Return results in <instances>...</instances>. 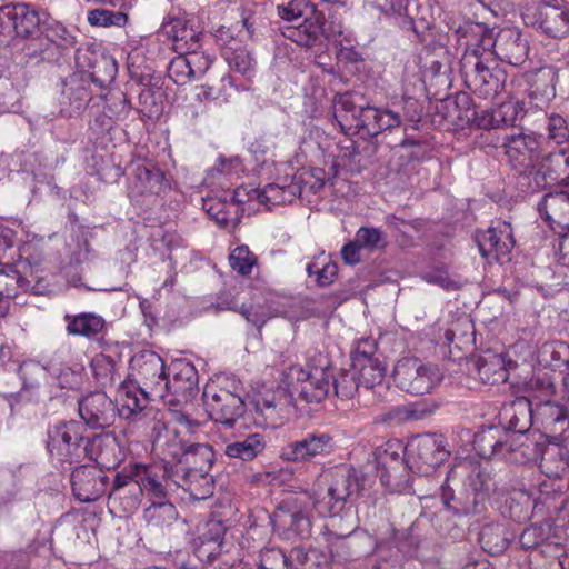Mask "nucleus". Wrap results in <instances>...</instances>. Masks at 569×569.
Listing matches in <instances>:
<instances>
[{
  "label": "nucleus",
  "instance_id": "f257e3e1",
  "mask_svg": "<svg viewBox=\"0 0 569 569\" xmlns=\"http://www.w3.org/2000/svg\"><path fill=\"white\" fill-rule=\"evenodd\" d=\"M466 47L460 72L466 88L485 99L493 98L502 88L503 73L497 69L498 34L485 23L466 22L457 29Z\"/></svg>",
  "mask_w": 569,
  "mask_h": 569
},
{
  "label": "nucleus",
  "instance_id": "f03ea898",
  "mask_svg": "<svg viewBox=\"0 0 569 569\" xmlns=\"http://www.w3.org/2000/svg\"><path fill=\"white\" fill-rule=\"evenodd\" d=\"M167 465H128L116 473L108 505L113 512L130 515L139 508L144 493L161 499L167 495Z\"/></svg>",
  "mask_w": 569,
  "mask_h": 569
},
{
  "label": "nucleus",
  "instance_id": "7ed1b4c3",
  "mask_svg": "<svg viewBox=\"0 0 569 569\" xmlns=\"http://www.w3.org/2000/svg\"><path fill=\"white\" fill-rule=\"evenodd\" d=\"M131 363L137 371L139 383L126 380L118 389L121 413L126 419L144 409L149 393L163 397L162 388L167 375L162 358L153 351L141 352Z\"/></svg>",
  "mask_w": 569,
  "mask_h": 569
},
{
  "label": "nucleus",
  "instance_id": "20e7f679",
  "mask_svg": "<svg viewBox=\"0 0 569 569\" xmlns=\"http://www.w3.org/2000/svg\"><path fill=\"white\" fill-rule=\"evenodd\" d=\"M214 462V452L207 443H191L177 465L173 475H168V481L172 480L177 486L188 487L193 495L202 498L212 495L213 479L210 470Z\"/></svg>",
  "mask_w": 569,
  "mask_h": 569
},
{
  "label": "nucleus",
  "instance_id": "39448f33",
  "mask_svg": "<svg viewBox=\"0 0 569 569\" xmlns=\"http://www.w3.org/2000/svg\"><path fill=\"white\" fill-rule=\"evenodd\" d=\"M328 485L327 493L315 499L313 506L321 516L335 519L348 502L355 501L365 490L367 479L355 468H340L325 475Z\"/></svg>",
  "mask_w": 569,
  "mask_h": 569
},
{
  "label": "nucleus",
  "instance_id": "423d86ee",
  "mask_svg": "<svg viewBox=\"0 0 569 569\" xmlns=\"http://www.w3.org/2000/svg\"><path fill=\"white\" fill-rule=\"evenodd\" d=\"M331 362L328 355L310 356L306 366H291L287 378L293 392L306 402H320L329 392Z\"/></svg>",
  "mask_w": 569,
  "mask_h": 569
},
{
  "label": "nucleus",
  "instance_id": "0eeeda50",
  "mask_svg": "<svg viewBox=\"0 0 569 569\" xmlns=\"http://www.w3.org/2000/svg\"><path fill=\"white\" fill-rule=\"evenodd\" d=\"M240 391L241 386L239 383L233 385V390L218 386H207L202 393V400L210 419L232 427L247 410V403Z\"/></svg>",
  "mask_w": 569,
  "mask_h": 569
},
{
  "label": "nucleus",
  "instance_id": "6e6552de",
  "mask_svg": "<svg viewBox=\"0 0 569 569\" xmlns=\"http://www.w3.org/2000/svg\"><path fill=\"white\" fill-rule=\"evenodd\" d=\"M396 386L411 395H425L441 380L438 368L426 365L418 358L400 359L392 372Z\"/></svg>",
  "mask_w": 569,
  "mask_h": 569
},
{
  "label": "nucleus",
  "instance_id": "1a4fd4ad",
  "mask_svg": "<svg viewBox=\"0 0 569 569\" xmlns=\"http://www.w3.org/2000/svg\"><path fill=\"white\" fill-rule=\"evenodd\" d=\"M86 432L87 427L81 421H59L48 430L47 449L62 461L80 458L88 437Z\"/></svg>",
  "mask_w": 569,
  "mask_h": 569
},
{
  "label": "nucleus",
  "instance_id": "9d476101",
  "mask_svg": "<svg viewBox=\"0 0 569 569\" xmlns=\"http://www.w3.org/2000/svg\"><path fill=\"white\" fill-rule=\"evenodd\" d=\"M335 449L336 441L329 432L313 430L282 446L280 458L295 463H309L330 456Z\"/></svg>",
  "mask_w": 569,
  "mask_h": 569
},
{
  "label": "nucleus",
  "instance_id": "9b49d317",
  "mask_svg": "<svg viewBox=\"0 0 569 569\" xmlns=\"http://www.w3.org/2000/svg\"><path fill=\"white\" fill-rule=\"evenodd\" d=\"M198 382V371L194 366L184 360H177L168 368L161 398L170 403H189L199 392Z\"/></svg>",
  "mask_w": 569,
  "mask_h": 569
},
{
  "label": "nucleus",
  "instance_id": "f8f14e48",
  "mask_svg": "<svg viewBox=\"0 0 569 569\" xmlns=\"http://www.w3.org/2000/svg\"><path fill=\"white\" fill-rule=\"evenodd\" d=\"M495 482L490 473L481 468H475L467 477L463 489L457 495L452 506L455 513L476 515L485 510L489 502Z\"/></svg>",
  "mask_w": 569,
  "mask_h": 569
},
{
  "label": "nucleus",
  "instance_id": "ddd939ff",
  "mask_svg": "<svg viewBox=\"0 0 569 569\" xmlns=\"http://www.w3.org/2000/svg\"><path fill=\"white\" fill-rule=\"evenodd\" d=\"M399 451H405L401 443H387V447L377 456V470L381 485L397 492L407 490L410 480V469Z\"/></svg>",
  "mask_w": 569,
  "mask_h": 569
},
{
  "label": "nucleus",
  "instance_id": "4468645a",
  "mask_svg": "<svg viewBox=\"0 0 569 569\" xmlns=\"http://www.w3.org/2000/svg\"><path fill=\"white\" fill-rule=\"evenodd\" d=\"M525 23L551 38H565L569 33V10L542 2L522 13Z\"/></svg>",
  "mask_w": 569,
  "mask_h": 569
},
{
  "label": "nucleus",
  "instance_id": "2eb2a0df",
  "mask_svg": "<svg viewBox=\"0 0 569 569\" xmlns=\"http://www.w3.org/2000/svg\"><path fill=\"white\" fill-rule=\"evenodd\" d=\"M271 523L279 536L287 540L310 536L311 520L306 507L298 501L279 506L271 516Z\"/></svg>",
  "mask_w": 569,
  "mask_h": 569
},
{
  "label": "nucleus",
  "instance_id": "dca6fc26",
  "mask_svg": "<svg viewBox=\"0 0 569 569\" xmlns=\"http://www.w3.org/2000/svg\"><path fill=\"white\" fill-rule=\"evenodd\" d=\"M286 402L287 395L283 389H262L251 397L247 409L257 426L276 428L283 422L282 409Z\"/></svg>",
  "mask_w": 569,
  "mask_h": 569
},
{
  "label": "nucleus",
  "instance_id": "f3484780",
  "mask_svg": "<svg viewBox=\"0 0 569 569\" xmlns=\"http://www.w3.org/2000/svg\"><path fill=\"white\" fill-rule=\"evenodd\" d=\"M78 411L81 422L91 429H104L113 425L121 408L117 409L114 402L100 391L89 392L78 400Z\"/></svg>",
  "mask_w": 569,
  "mask_h": 569
},
{
  "label": "nucleus",
  "instance_id": "a211bd4d",
  "mask_svg": "<svg viewBox=\"0 0 569 569\" xmlns=\"http://www.w3.org/2000/svg\"><path fill=\"white\" fill-rule=\"evenodd\" d=\"M417 469L428 475L442 465L450 456L442 436L425 433L412 439L409 445Z\"/></svg>",
  "mask_w": 569,
  "mask_h": 569
},
{
  "label": "nucleus",
  "instance_id": "6ab92c4d",
  "mask_svg": "<svg viewBox=\"0 0 569 569\" xmlns=\"http://www.w3.org/2000/svg\"><path fill=\"white\" fill-rule=\"evenodd\" d=\"M502 146L509 162L520 172L533 168L540 159V143L533 133L506 136Z\"/></svg>",
  "mask_w": 569,
  "mask_h": 569
},
{
  "label": "nucleus",
  "instance_id": "aec40b11",
  "mask_svg": "<svg viewBox=\"0 0 569 569\" xmlns=\"http://www.w3.org/2000/svg\"><path fill=\"white\" fill-rule=\"evenodd\" d=\"M481 256L488 261H499L508 258L515 246L510 223L503 221L497 227L478 232L475 237Z\"/></svg>",
  "mask_w": 569,
  "mask_h": 569
},
{
  "label": "nucleus",
  "instance_id": "412c9836",
  "mask_svg": "<svg viewBox=\"0 0 569 569\" xmlns=\"http://www.w3.org/2000/svg\"><path fill=\"white\" fill-rule=\"evenodd\" d=\"M535 422L543 430V437L555 441L569 438V415L565 406L555 401L540 402L535 408Z\"/></svg>",
  "mask_w": 569,
  "mask_h": 569
},
{
  "label": "nucleus",
  "instance_id": "4be33fe9",
  "mask_svg": "<svg viewBox=\"0 0 569 569\" xmlns=\"http://www.w3.org/2000/svg\"><path fill=\"white\" fill-rule=\"evenodd\" d=\"M542 442L543 435L506 431L502 459L519 465L537 461Z\"/></svg>",
  "mask_w": 569,
  "mask_h": 569
},
{
  "label": "nucleus",
  "instance_id": "5701e85b",
  "mask_svg": "<svg viewBox=\"0 0 569 569\" xmlns=\"http://www.w3.org/2000/svg\"><path fill=\"white\" fill-rule=\"evenodd\" d=\"M108 477L96 466H80L71 473L72 491L77 500L92 502L98 500L107 489Z\"/></svg>",
  "mask_w": 569,
  "mask_h": 569
},
{
  "label": "nucleus",
  "instance_id": "b1692460",
  "mask_svg": "<svg viewBox=\"0 0 569 569\" xmlns=\"http://www.w3.org/2000/svg\"><path fill=\"white\" fill-rule=\"evenodd\" d=\"M154 430H157L153 440L154 451L163 461H176L178 463L190 446L186 435H182V430L176 426H166V423L160 422H157Z\"/></svg>",
  "mask_w": 569,
  "mask_h": 569
},
{
  "label": "nucleus",
  "instance_id": "393cba45",
  "mask_svg": "<svg viewBox=\"0 0 569 569\" xmlns=\"http://www.w3.org/2000/svg\"><path fill=\"white\" fill-rule=\"evenodd\" d=\"M547 139L550 142L560 146L559 151L551 152L547 156V161L555 163L562 173L569 176V126L567 120L558 114L551 113L547 118Z\"/></svg>",
  "mask_w": 569,
  "mask_h": 569
},
{
  "label": "nucleus",
  "instance_id": "a878e982",
  "mask_svg": "<svg viewBox=\"0 0 569 569\" xmlns=\"http://www.w3.org/2000/svg\"><path fill=\"white\" fill-rule=\"evenodd\" d=\"M528 53V41L519 30L506 28L498 32V59L512 66H521L526 62Z\"/></svg>",
  "mask_w": 569,
  "mask_h": 569
},
{
  "label": "nucleus",
  "instance_id": "bb28decb",
  "mask_svg": "<svg viewBox=\"0 0 569 569\" xmlns=\"http://www.w3.org/2000/svg\"><path fill=\"white\" fill-rule=\"evenodd\" d=\"M500 422L505 425L502 430L510 432H529L535 422V409L526 397L516 398L505 405L500 411Z\"/></svg>",
  "mask_w": 569,
  "mask_h": 569
},
{
  "label": "nucleus",
  "instance_id": "cd10ccee",
  "mask_svg": "<svg viewBox=\"0 0 569 569\" xmlns=\"http://www.w3.org/2000/svg\"><path fill=\"white\" fill-rule=\"evenodd\" d=\"M30 277L36 281L31 286V280L22 276L13 266L6 264L0 268V297L11 299L16 298L21 291H32L36 295L42 293L46 286L42 279L31 271Z\"/></svg>",
  "mask_w": 569,
  "mask_h": 569
},
{
  "label": "nucleus",
  "instance_id": "c85d7f7f",
  "mask_svg": "<svg viewBox=\"0 0 569 569\" xmlns=\"http://www.w3.org/2000/svg\"><path fill=\"white\" fill-rule=\"evenodd\" d=\"M352 367L359 377L360 386L366 389L380 386L385 380L386 367L383 363L373 357L371 351L360 350V346L352 356Z\"/></svg>",
  "mask_w": 569,
  "mask_h": 569
},
{
  "label": "nucleus",
  "instance_id": "c756f323",
  "mask_svg": "<svg viewBox=\"0 0 569 569\" xmlns=\"http://www.w3.org/2000/svg\"><path fill=\"white\" fill-rule=\"evenodd\" d=\"M179 513L173 503L161 499H152V503L143 510V519L148 530L153 535H164L178 521Z\"/></svg>",
  "mask_w": 569,
  "mask_h": 569
},
{
  "label": "nucleus",
  "instance_id": "7c9ffc66",
  "mask_svg": "<svg viewBox=\"0 0 569 569\" xmlns=\"http://www.w3.org/2000/svg\"><path fill=\"white\" fill-rule=\"evenodd\" d=\"M323 12L313 10L299 26L283 28L282 34L300 47H313L320 42L323 32Z\"/></svg>",
  "mask_w": 569,
  "mask_h": 569
},
{
  "label": "nucleus",
  "instance_id": "2f4dec72",
  "mask_svg": "<svg viewBox=\"0 0 569 569\" xmlns=\"http://www.w3.org/2000/svg\"><path fill=\"white\" fill-rule=\"evenodd\" d=\"M559 81V70L553 66H542L537 69L530 81V97L540 108L548 106L556 98V86Z\"/></svg>",
  "mask_w": 569,
  "mask_h": 569
},
{
  "label": "nucleus",
  "instance_id": "473e14b6",
  "mask_svg": "<svg viewBox=\"0 0 569 569\" xmlns=\"http://www.w3.org/2000/svg\"><path fill=\"white\" fill-rule=\"evenodd\" d=\"M540 470L549 478H561L569 469V450L557 442H542Z\"/></svg>",
  "mask_w": 569,
  "mask_h": 569
},
{
  "label": "nucleus",
  "instance_id": "72a5a7b5",
  "mask_svg": "<svg viewBox=\"0 0 569 569\" xmlns=\"http://www.w3.org/2000/svg\"><path fill=\"white\" fill-rule=\"evenodd\" d=\"M202 207L210 218L226 229L236 228L243 213V208H239L226 198L203 199Z\"/></svg>",
  "mask_w": 569,
  "mask_h": 569
},
{
  "label": "nucleus",
  "instance_id": "f704fd0d",
  "mask_svg": "<svg viewBox=\"0 0 569 569\" xmlns=\"http://www.w3.org/2000/svg\"><path fill=\"white\" fill-rule=\"evenodd\" d=\"M118 445L114 438L108 435H93L87 437L81 456L97 463L110 468L116 459H111Z\"/></svg>",
  "mask_w": 569,
  "mask_h": 569
},
{
  "label": "nucleus",
  "instance_id": "c9c22d12",
  "mask_svg": "<svg viewBox=\"0 0 569 569\" xmlns=\"http://www.w3.org/2000/svg\"><path fill=\"white\" fill-rule=\"evenodd\" d=\"M362 108L363 106L358 104L355 101V96L350 92L335 96L333 116L345 133L351 134Z\"/></svg>",
  "mask_w": 569,
  "mask_h": 569
},
{
  "label": "nucleus",
  "instance_id": "e433bc0d",
  "mask_svg": "<svg viewBox=\"0 0 569 569\" xmlns=\"http://www.w3.org/2000/svg\"><path fill=\"white\" fill-rule=\"evenodd\" d=\"M513 533L503 523H487L481 528L479 542L490 555L502 553L513 539Z\"/></svg>",
  "mask_w": 569,
  "mask_h": 569
},
{
  "label": "nucleus",
  "instance_id": "4c0bfd02",
  "mask_svg": "<svg viewBox=\"0 0 569 569\" xmlns=\"http://www.w3.org/2000/svg\"><path fill=\"white\" fill-rule=\"evenodd\" d=\"M266 446L264 436L256 432L228 443L224 448V453L229 458L251 461L264 451Z\"/></svg>",
  "mask_w": 569,
  "mask_h": 569
},
{
  "label": "nucleus",
  "instance_id": "58836bf2",
  "mask_svg": "<svg viewBox=\"0 0 569 569\" xmlns=\"http://www.w3.org/2000/svg\"><path fill=\"white\" fill-rule=\"evenodd\" d=\"M506 430L490 427L478 432L473 439V447L479 456L486 459L501 458L503 456Z\"/></svg>",
  "mask_w": 569,
  "mask_h": 569
},
{
  "label": "nucleus",
  "instance_id": "ea45409f",
  "mask_svg": "<svg viewBox=\"0 0 569 569\" xmlns=\"http://www.w3.org/2000/svg\"><path fill=\"white\" fill-rule=\"evenodd\" d=\"M475 367L479 379L483 383L495 385L505 382L508 379L505 358L501 355L489 353L481 356L476 360Z\"/></svg>",
  "mask_w": 569,
  "mask_h": 569
},
{
  "label": "nucleus",
  "instance_id": "a19ab883",
  "mask_svg": "<svg viewBox=\"0 0 569 569\" xmlns=\"http://www.w3.org/2000/svg\"><path fill=\"white\" fill-rule=\"evenodd\" d=\"M67 331L69 335L94 338L106 327L102 317L94 313H80L77 316H66Z\"/></svg>",
  "mask_w": 569,
  "mask_h": 569
},
{
  "label": "nucleus",
  "instance_id": "79ce46f5",
  "mask_svg": "<svg viewBox=\"0 0 569 569\" xmlns=\"http://www.w3.org/2000/svg\"><path fill=\"white\" fill-rule=\"evenodd\" d=\"M38 11L28 4H14L12 30L21 38L33 36L40 27Z\"/></svg>",
  "mask_w": 569,
  "mask_h": 569
},
{
  "label": "nucleus",
  "instance_id": "37998d69",
  "mask_svg": "<svg viewBox=\"0 0 569 569\" xmlns=\"http://www.w3.org/2000/svg\"><path fill=\"white\" fill-rule=\"evenodd\" d=\"M446 107H452L449 117L452 122L465 127L476 118L477 107L473 104L471 97L467 92H458L453 100H446Z\"/></svg>",
  "mask_w": 569,
  "mask_h": 569
},
{
  "label": "nucleus",
  "instance_id": "c03bdc74",
  "mask_svg": "<svg viewBox=\"0 0 569 569\" xmlns=\"http://www.w3.org/2000/svg\"><path fill=\"white\" fill-rule=\"evenodd\" d=\"M569 210V193L558 192L545 194L538 204V211L547 222L552 227V222H558L562 211Z\"/></svg>",
  "mask_w": 569,
  "mask_h": 569
},
{
  "label": "nucleus",
  "instance_id": "a18cd8bd",
  "mask_svg": "<svg viewBox=\"0 0 569 569\" xmlns=\"http://www.w3.org/2000/svg\"><path fill=\"white\" fill-rule=\"evenodd\" d=\"M310 277L316 276V282L320 287L330 286L338 276V266L328 257L321 256L307 264Z\"/></svg>",
  "mask_w": 569,
  "mask_h": 569
},
{
  "label": "nucleus",
  "instance_id": "49530a36",
  "mask_svg": "<svg viewBox=\"0 0 569 569\" xmlns=\"http://www.w3.org/2000/svg\"><path fill=\"white\" fill-rule=\"evenodd\" d=\"M117 76V63L108 56H100L91 64L90 78L100 88L109 86Z\"/></svg>",
  "mask_w": 569,
  "mask_h": 569
},
{
  "label": "nucleus",
  "instance_id": "de8ad7c7",
  "mask_svg": "<svg viewBox=\"0 0 569 569\" xmlns=\"http://www.w3.org/2000/svg\"><path fill=\"white\" fill-rule=\"evenodd\" d=\"M293 177L300 187L301 194L305 192L317 193L329 181L325 170L321 168L302 169Z\"/></svg>",
  "mask_w": 569,
  "mask_h": 569
},
{
  "label": "nucleus",
  "instance_id": "09e8293b",
  "mask_svg": "<svg viewBox=\"0 0 569 569\" xmlns=\"http://www.w3.org/2000/svg\"><path fill=\"white\" fill-rule=\"evenodd\" d=\"M379 114V108L363 106L356 124H353L351 134L363 133L370 137L378 136L380 133Z\"/></svg>",
  "mask_w": 569,
  "mask_h": 569
},
{
  "label": "nucleus",
  "instance_id": "8fccbe9b",
  "mask_svg": "<svg viewBox=\"0 0 569 569\" xmlns=\"http://www.w3.org/2000/svg\"><path fill=\"white\" fill-rule=\"evenodd\" d=\"M92 372L97 381L103 386H112L116 376V362L112 357L99 353L91 360Z\"/></svg>",
  "mask_w": 569,
  "mask_h": 569
},
{
  "label": "nucleus",
  "instance_id": "3c124183",
  "mask_svg": "<svg viewBox=\"0 0 569 569\" xmlns=\"http://www.w3.org/2000/svg\"><path fill=\"white\" fill-rule=\"evenodd\" d=\"M336 395L341 399H351L360 388L359 377L351 366L348 370H342L337 378L333 379Z\"/></svg>",
  "mask_w": 569,
  "mask_h": 569
},
{
  "label": "nucleus",
  "instance_id": "603ef678",
  "mask_svg": "<svg viewBox=\"0 0 569 569\" xmlns=\"http://www.w3.org/2000/svg\"><path fill=\"white\" fill-rule=\"evenodd\" d=\"M355 239L369 251L385 249L387 246L386 234L379 228L361 227L356 232Z\"/></svg>",
  "mask_w": 569,
  "mask_h": 569
},
{
  "label": "nucleus",
  "instance_id": "864d4df0",
  "mask_svg": "<svg viewBox=\"0 0 569 569\" xmlns=\"http://www.w3.org/2000/svg\"><path fill=\"white\" fill-rule=\"evenodd\" d=\"M259 569H292L289 565V558L277 547H266L259 551Z\"/></svg>",
  "mask_w": 569,
  "mask_h": 569
},
{
  "label": "nucleus",
  "instance_id": "5fc2aeb1",
  "mask_svg": "<svg viewBox=\"0 0 569 569\" xmlns=\"http://www.w3.org/2000/svg\"><path fill=\"white\" fill-rule=\"evenodd\" d=\"M230 267L242 276L251 273L252 268L257 264V257L249 250L247 246H239L229 256Z\"/></svg>",
  "mask_w": 569,
  "mask_h": 569
},
{
  "label": "nucleus",
  "instance_id": "6e6d98bb",
  "mask_svg": "<svg viewBox=\"0 0 569 569\" xmlns=\"http://www.w3.org/2000/svg\"><path fill=\"white\" fill-rule=\"evenodd\" d=\"M226 60L231 70L239 72L243 76H250L254 69V60L251 53L243 48L226 51Z\"/></svg>",
  "mask_w": 569,
  "mask_h": 569
},
{
  "label": "nucleus",
  "instance_id": "4d7b16f0",
  "mask_svg": "<svg viewBox=\"0 0 569 569\" xmlns=\"http://www.w3.org/2000/svg\"><path fill=\"white\" fill-rule=\"evenodd\" d=\"M88 21L91 26L123 27L128 21V16L121 11L114 12L107 9H93L88 12Z\"/></svg>",
  "mask_w": 569,
  "mask_h": 569
},
{
  "label": "nucleus",
  "instance_id": "13d9d810",
  "mask_svg": "<svg viewBox=\"0 0 569 569\" xmlns=\"http://www.w3.org/2000/svg\"><path fill=\"white\" fill-rule=\"evenodd\" d=\"M289 565L292 569H313L319 565L320 555L316 549H306L297 546L291 549Z\"/></svg>",
  "mask_w": 569,
  "mask_h": 569
},
{
  "label": "nucleus",
  "instance_id": "bf43d9fd",
  "mask_svg": "<svg viewBox=\"0 0 569 569\" xmlns=\"http://www.w3.org/2000/svg\"><path fill=\"white\" fill-rule=\"evenodd\" d=\"M217 308L219 310H233L239 312L244 319L256 327H261L264 323L263 317L252 307H246L244 305L238 306L233 298L229 296H220L217 301Z\"/></svg>",
  "mask_w": 569,
  "mask_h": 569
},
{
  "label": "nucleus",
  "instance_id": "052dcab7",
  "mask_svg": "<svg viewBox=\"0 0 569 569\" xmlns=\"http://www.w3.org/2000/svg\"><path fill=\"white\" fill-rule=\"evenodd\" d=\"M19 373L23 381V392L38 390L41 381L46 378L44 368L32 362L22 363L19 368Z\"/></svg>",
  "mask_w": 569,
  "mask_h": 569
},
{
  "label": "nucleus",
  "instance_id": "680f3d73",
  "mask_svg": "<svg viewBox=\"0 0 569 569\" xmlns=\"http://www.w3.org/2000/svg\"><path fill=\"white\" fill-rule=\"evenodd\" d=\"M549 529V525H532L527 527L519 537L521 547L523 549H532L531 555H533L548 537L547 531Z\"/></svg>",
  "mask_w": 569,
  "mask_h": 569
},
{
  "label": "nucleus",
  "instance_id": "e2e57ef3",
  "mask_svg": "<svg viewBox=\"0 0 569 569\" xmlns=\"http://www.w3.org/2000/svg\"><path fill=\"white\" fill-rule=\"evenodd\" d=\"M169 78L177 84H186L193 79V71L190 68L186 53L176 57L168 67Z\"/></svg>",
  "mask_w": 569,
  "mask_h": 569
},
{
  "label": "nucleus",
  "instance_id": "0e129e2a",
  "mask_svg": "<svg viewBox=\"0 0 569 569\" xmlns=\"http://www.w3.org/2000/svg\"><path fill=\"white\" fill-rule=\"evenodd\" d=\"M223 545L197 537L193 540V551L196 557L202 561L212 563L218 557H222Z\"/></svg>",
  "mask_w": 569,
  "mask_h": 569
},
{
  "label": "nucleus",
  "instance_id": "69168bd1",
  "mask_svg": "<svg viewBox=\"0 0 569 569\" xmlns=\"http://www.w3.org/2000/svg\"><path fill=\"white\" fill-rule=\"evenodd\" d=\"M530 505V497L525 492H516L506 500V506L509 509V517L516 521H521L528 518Z\"/></svg>",
  "mask_w": 569,
  "mask_h": 569
},
{
  "label": "nucleus",
  "instance_id": "338daca9",
  "mask_svg": "<svg viewBox=\"0 0 569 569\" xmlns=\"http://www.w3.org/2000/svg\"><path fill=\"white\" fill-rule=\"evenodd\" d=\"M497 119V127H511L515 126L522 107L519 102L507 101L493 108Z\"/></svg>",
  "mask_w": 569,
  "mask_h": 569
},
{
  "label": "nucleus",
  "instance_id": "774afa93",
  "mask_svg": "<svg viewBox=\"0 0 569 569\" xmlns=\"http://www.w3.org/2000/svg\"><path fill=\"white\" fill-rule=\"evenodd\" d=\"M227 527L221 520L210 519L203 523L198 537L223 545Z\"/></svg>",
  "mask_w": 569,
  "mask_h": 569
}]
</instances>
